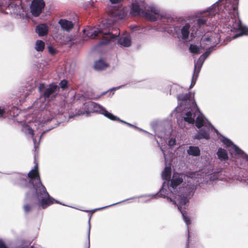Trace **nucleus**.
Segmentation results:
<instances>
[{
	"mask_svg": "<svg viewBox=\"0 0 248 248\" xmlns=\"http://www.w3.org/2000/svg\"><path fill=\"white\" fill-rule=\"evenodd\" d=\"M0 248H9L2 239H0Z\"/></svg>",
	"mask_w": 248,
	"mask_h": 248,
	"instance_id": "nucleus-42",
	"label": "nucleus"
},
{
	"mask_svg": "<svg viewBox=\"0 0 248 248\" xmlns=\"http://www.w3.org/2000/svg\"><path fill=\"white\" fill-rule=\"evenodd\" d=\"M217 155L218 158L220 160H226L228 158V155L227 151L221 148H219L218 149Z\"/></svg>",
	"mask_w": 248,
	"mask_h": 248,
	"instance_id": "nucleus-25",
	"label": "nucleus"
},
{
	"mask_svg": "<svg viewBox=\"0 0 248 248\" xmlns=\"http://www.w3.org/2000/svg\"><path fill=\"white\" fill-rule=\"evenodd\" d=\"M30 248H34L33 247V246H31V247H30Z\"/></svg>",
	"mask_w": 248,
	"mask_h": 248,
	"instance_id": "nucleus-50",
	"label": "nucleus"
},
{
	"mask_svg": "<svg viewBox=\"0 0 248 248\" xmlns=\"http://www.w3.org/2000/svg\"><path fill=\"white\" fill-rule=\"evenodd\" d=\"M73 116H69V118H71V117H73Z\"/></svg>",
	"mask_w": 248,
	"mask_h": 248,
	"instance_id": "nucleus-53",
	"label": "nucleus"
},
{
	"mask_svg": "<svg viewBox=\"0 0 248 248\" xmlns=\"http://www.w3.org/2000/svg\"><path fill=\"white\" fill-rule=\"evenodd\" d=\"M28 133L30 135L32 136V138L33 139V143H34V148L36 150V148L38 147L39 143H37L36 139L33 138V131L30 127H28Z\"/></svg>",
	"mask_w": 248,
	"mask_h": 248,
	"instance_id": "nucleus-30",
	"label": "nucleus"
},
{
	"mask_svg": "<svg viewBox=\"0 0 248 248\" xmlns=\"http://www.w3.org/2000/svg\"><path fill=\"white\" fill-rule=\"evenodd\" d=\"M160 128H159V126H157V127L155 128V131L156 136H157L158 137H159V138H162L163 136L167 135V133L166 131H162L160 133L157 134V131Z\"/></svg>",
	"mask_w": 248,
	"mask_h": 248,
	"instance_id": "nucleus-33",
	"label": "nucleus"
},
{
	"mask_svg": "<svg viewBox=\"0 0 248 248\" xmlns=\"http://www.w3.org/2000/svg\"><path fill=\"white\" fill-rule=\"evenodd\" d=\"M182 92L183 88L177 84H173L170 87V94L176 96L178 102L175 110L183 113V117L185 122L192 123L195 113L198 109L197 105L191 93L181 94Z\"/></svg>",
	"mask_w": 248,
	"mask_h": 248,
	"instance_id": "nucleus-3",
	"label": "nucleus"
},
{
	"mask_svg": "<svg viewBox=\"0 0 248 248\" xmlns=\"http://www.w3.org/2000/svg\"><path fill=\"white\" fill-rule=\"evenodd\" d=\"M59 25L61 26L62 30L64 31H70L73 29L74 24L69 20L66 19H61L58 21Z\"/></svg>",
	"mask_w": 248,
	"mask_h": 248,
	"instance_id": "nucleus-16",
	"label": "nucleus"
},
{
	"mask_svg": "<svg viewBox=\"0 0 248 248\" xmlns=\"http://www.w3.org/2000/svg\"><path fill=\"white\" fill-rule=\"evenodd\" d=\"M118 30L119 31H120V29H118Z\"/></svg>",
	"mask_w": 248,
	"mask_h": 248,
	"instance_id": "nucleus-54",
	"label": "nucleus"
},
{
	"mask_svg": "<svg viewBox=\"0 0 248 248\" xmlns=\"http://www.w3.org/2000/svg\"><path fill=\"white\" fill-rule=\"evenodd\" d=\"M176 144V140L174 138L170 139L168 141V145L170 148H172Z\"/></svg>",
	"mask_w": 248,
	"mask_h": 248,
	"instance_id": "nucleus-36",
	"label": "nucleus"
},
{
	"mask_svg": "<svg viewBox=\"0 0 248 248\" xmlns=\"http://www.w3.org/2000/svg\"><path fill=\"white\" fill-rule=\"evenodd\" d=\"M39 36H45L47 35L48 32H37Z\"/></svg>",
	"mask_w": 248,
	"mask_h": 248,
	"instance_id": "nucleus-43",
	"label": "nucleus"
},
{
	"mask_svg": "<svg viewBox=\"0 0 248 248\" xmlns=\"http://www.w3.org/2000/svg\"><path fill=\"white\" fill-rule=\"evenodd\" d=\"M45 48V43L42 40H37L35 49L37 51H43Z\"/></svg>",
	"mask_w": 248,
	"mask_h": 248,
	"instance_id": "nucleus-27",
	"label": "nucleus"
},
{
	"mask_svg": "<svg viewBox=\"0 0 248 248\" xmlns=\"http://www.w3.org/2000/svg\"><path fill=\"white\" fill-rule=\"evenodd\" d=\"M135 128V129H138V130H139V131H143V132H145V133H148V132H147V131H146L145 130H143V129H141V128H139V127H137V128ZM148 134H149V133H148Z\"/></svg>",
	"mask_w": 248,
	"mask_h": 248,
	"instance_id": "nucleus-46",
	"label": "nucleus"
},
{
	"mask_svg": "<svg viewBox=\"0 0 248 248\" xmlns=\"http://www.w3.org/2000/svg\"><path fill=\"white\" fill-rule=\"evenodd\" d=\"M53 27L54 29H56V27H55L54 25H53Z\"/></svg>",
	"mask_w": 248,
	"mask_h": 248,
	"instance_id": "nucleus-51",
	"label": "nucleus"
},
{
	"mask_svg": "<svg viewBox=\"0 0 248 248\" xmlns=\"http://www.w3.org/2000/svg\"><path fill=\"white\" fill-rule=\"evenodd\" d=\"M82 211L84 212H89L90 211V210H82Z\"/></svg>",
	"mask_w": 248,
	"mask_h": 248,
	"instance_id": "nucleus-49",
	"label": "nucleus"
},
{
	"mask_svg": "<svg viewBox=\"0 0 248 248\" xmlns=\"http://www.w3.org/2000/svg\"><path fill=\"white\" fill-rule=\"evenodd\" d=\"M63 108L61 104L58 103H52L46 107L45 110L43 113L45 116L42 120L44 124H46L53 120L56 115H59L62 112Z\"/></svg>",
	"mask_w": 248,
	"mask_h": 248,
	"instance_id": "nucleus-7",
	"label": "nucleus"
},
{
	"mask_svg": "<svg viewBox=\"0 0 248 248\" xmlns=\"http://www.w3.org/2000/svg\"><path fill=\"white\" fill-rule=\"evenodd\" d=\"M108 29L109 31L113 30V23L110 19H105L102 20L101 23L97 26L93 27H87L82 29L81 31H103L104 30Z\"/></svg>",
	"mask_w": 248,
	"mask_h": 248,
	"instance_id": "nucleus-10",
	"label": "nucleus"
},
{
	"mask_svg": "<svg viewBox=\"0 0 248 248\" xmlns=\"http://www.w3.org/2000/svg\"><path fill=\"white\" fill-rule=\"evenodd\" d=\"M123 0H109V1L112 3V4H116V3H118L119 2H120L121 1H122Z\"/></svg>",
	"mask_w": 248,
	"mask_h": 248,
	"instance_id": "nucleus-44",
	"label": "nucleus"
},
{
	"mask_svg": "<svg viewBox=\"0 0 248 248\" xmlns=\"http://www.w3.org/2000/svg\"><path fill=\"white\" fill-rule=\"evenodd\" d=\"M244 35H248V32H238V33H237L236 34H235L234 35H233L232 37L228 36L226 38L225 40L224 41V42H226V43H225V45H226L229 42H230L232 40L236 39L238 37L243 36Z\"/></svg>",
	"mask_w": 248,
	"mask_h": 248,
	"instance_id": "nucleus-26",
	"label": "nucleus"
},
{
	"mask_svg": "<svg viewBox=\"0 0 248 248\" xmlns=\"http://www.w3.org/2000/svg\"><path fill=\"white\" fill-rule=\"evenodd\" d=\"M59 85L62 90H64L68 87V82L67 80L64 79L60 82Z\"/></svg>",
	"mask_w": 248,
	"mask_h": 248,
	"instance_id": "nucleus-35",
	"label": "nucleus"
},
{
	"mask_svg": "<svg viewBox=\"0 0 248 248\" xmlns=\"http://www.w3.org/2000/svg\"><path fill=\"white\" fill-rule=\"evenodd\" d=\"M109 66V64L105 62L103 59H100L94 62L93 67L97 71L105 70Z\"/></svg>",
	"mask_w": 248,
	"mask_h": 248,
	"instance_id": "nucleus-19",
	"label": "nucleus"
},
{
	"mask_svg": "<svg viewBox=\"0 0 248 248\" xmlns=\"http://www.w3.org/2000/svg\"><path fill=\"white\" fill-rule=\"evenodd\" d=\"M92 216V214H90V217L88 220V224H89V229H88V232L87 234V237H88V243L85 246V248H90V230H91V223L90 220L91 217Z\"/></svg>",
	"mask_w": 248,
	"mask_h": 248,
	"instance_id": "nucleus-29",
	"label": "nucleus"
},
{
	"mask_svg": "<svg viewBox=\"0 0 248 248\" xmlns=\"http://www.w3.org/2000/svg\"><path fill=\"white\" fill-rule=\"evenodd\" d=\"M112 32H80L83 41L88 38L101 39L96 45L97 46L106 45L110 42L117 40L119 45L128 47L131 45V39L129 35L120 36L112 33ZM120 33V32H119Z\"/></svg>",
	"mask_w": 248,
	"mask_h": 248,
	"instance_id": "nucleus-5",
	"label": "nucleus"
},
{
	"mask_svg": "<svg viewBox=\"0 0 248 248\" xmlns=\"http://www.w3.org/2000/svg\"><path fill=\"white\" fill-rule=\"evenodd\" d=\"M196 74H197L196 71L194 70V73H193V77H192V80H191V85H190V86L189 87L190 89L192 88L194 86V85L196 83V80H197V78H198V77H196Z\"/></svg>",
	"mask_w": 248,
	"mask_h": 248,
	"instance_id": "nucleus-32",
	"label": "nucleus"
},
{
	"mask_svg": "<svg viewBox=\"0 0 248 248\" xmlns=\"http://www.w3.org/2000/svg\"><path fill=\"white\" fill-rule=\"evenodd\" d=\"M93 112H98L103 115L108 119L112 120L113 118H115V116L112 113L108 111L107 109L103 106L97 103L93 102Z\"/></svg>",
	"mask_w": 248,
	"mask_h": 248,
	"instance_id": "nucleus-13",
	"label": "nucleus"
},
{
	"mask_svg": "<svg viewBox=\"0 0 248 248\" xmlns=\"http://www.w3.org/2000/svg\"><path fill=\"white\" fill-rule=\"evenodd\" d=\"M214 131L217 133V136L221 137L220 140L221 141L228 147H231L234 150L236 154L240 155L243 159L246 160V162L248 165V155L246 154L243 150H242L239 147L233 144V143L230 139L221 135L217 129L211 124Z\"/></svg>",
	"mask_w": 248,
	"mask_h": 248,
	"instance_id": "nucleus-9",
	"label": "nucleus"
},
{
	"mask_svg": "<svg viewBox=\"0 0 248 248\" xmlns=\"http://www.w3.org/2000/svg\"><path fill=\"white\" fill-rule=\"evenodd\" d=\"M5 113V108L0 107V118L4 117Z\"/></svg>",
	"mask_w": 248,
	"mask_h": 248,
	"instance_id": "nucleus-41",
	"label": "nucleus"
},
{
	"mask_svg": "<svg viewBox=\"0 0 248 248\" xmlns=\"http://www.w3.org/2000/svg\"><path fill=\"white\" fill-rule=\"evenodd\" d=\"M189 237H188V239H187V242H186V248H188V246H189Z\"/></svg>",
	"mask_w": 248,
	"mask_h": 248,
	"instance_id": "nucleus-47",
	"label": "nucleus"
},
{
	"mask_svg": "<svg viewBox=\"0 0 248 248\" xmlns=\"http://www.w3.org/2000/svg\"><path fill=\"white\" fill-rule=\"evenodd\" d=\"M124 85H121V86H119L118 87H113L111 89H109L108 91H106V92H104L103 93H102L101 94V96L102 95H104L105 94H106L107 93H108V92H111L112 91H116V90H118V89H121L123 87H124Z\"/></svg>",
	"mask_w": 248,
	"mask_h": 248,
	"instance_id": "nucleus-34",
	"label": "nucleus"
},
{
	"mask_svg": "<svg viewBox=\"0 0 248 248\" xmlns=\"http://www.w3.org/2000/svg\"><path fill=\"white\" fill-rule=\"evenodd\" d=\"M36 170H38L37 164H36L34 166V168L29 172L27 175L19 173H15L12 175L13 183L14 185L29 189V190L25 193V203L23 207L24 213L26 215L28 214L32 209L35 202L34 201L37 202L36 198L34 196L33 187L29 185V183L33 184L34 182Z\"/></svg>",
	"mask_w": 248,
	"mask_h": 248,
	"instance_id": "nucleus-4",
	"label": "nucleus"
},
{
	"mask_svg": "<svg viewBox=\"0 0 248 248\" xmlns=\"http://www.w3.org/2000/svg\"><path fill=\"white\" fill-rule=\"evenodd\" d=\"M188 155L194 157L199 156L201 155V150L198 146H190L186 151Z\"/></svg>",
	"mask_w": 248,
	"mask_h": 248,
	"instance_id": "nucleus-20",
	"label": "nucleus"
},
{
	"mask_svg": "<svg viewBox=\"0 0 248 248\" xmlns=\"http://www.w3.org/2000/svg\"><path fill=\"white\" fill-rule=\"evenodd\" d=\"M170 167H166L161 174L162 178L164 181L159 190L155 194L142 195L138 197H132L109 205L94 209L91 210V211L94 212L97 210H102L134 198H140L142 197L155 198L159 193V196L160 197L167 199L168 201L172 202L174 205L177 206L178 209L182 215L185 222L188 227V225L191 223L190 220L182 209V206H185L189 202V199L193 196L196 189V186L192 184L188 185L186 187H179L178 190L177 187L183 182V179L180 177H175L173 176L172 178L170 180Z\"/></svg>",
	"mask_w": 248,
	"mask_h": 248,
	"instance_id": "nucleus-2",
	"label": "nucleus"
},
{
	"mask_svg": "<svg viewBox=\"0 0 248 248\" xmlns=\"http://www.w3.org/2000/svg\"><path fill=\"white\" fill-rule=\"evenodd\" d=\"M201 48L204 49V47L202 46V45L200 46H198L195 44H190L189 46V50L190 52L194 54H198L200 53Z\"/></svg>",
	"mask_w": 248,
	"mask_h": 248,
	"instance_id": "nucleus-24",
	"label": "nucleus"
},
{
	"mask_svg": "<svg viewBox=\"0 0 248 248\" xmlns=\"http://www.w3.org/2000/svg\"><path fill=\"white\" fill-rule=\"evenodd\" d=\"M59 89V86L53 83L49 85L41 83L38 87L40 96L43 97L45 100L48 99L50 97L55 98L58 93Z\"/></svg>",
	"mask_w": 248,
	"mask_h": 248,
	"instance_id": "nucleus-8",
	"label": "nucleus"
},
{
	"mask_svg": "<svg viewBox=\"0 0 248 248\" xmlns=\"http://www.w3.org/2000/svg\"><path fill=\"white\" fill-rule=\"evenodd\" d=\"M45 6L44 0H33L31 4V12L34 16H38Z\"/></svg>",
	"mask_w": 248,
	"mask_h": 248,
	"instance_id": "nucleus-11",
	"label": "nucleus"
},
{
	"mask_svg": "<svg viewBox=\"0 0 248 248\" xmlns=\"http://www.w3.org/2000/svg\"><path fill=\"white\" fill-rule=\"evenodd\" d=\"M197 108H198L197 111H196V112L195 113V116L193 118V119L194 120L193 122H192V123L189 122V124H193L195 123L196 126L198 128L200 129L201 128H202V126L203 127L206 126L205 125L206 122H205V121L204 120L203 116L201 114L198 115V116L197 117V118L195 120V117H196L198 113L200 112V110L198 107H197ZM187 123H188V122H187Z\"/></svg>",
	"mask_w": 248,
	"mask_h": 248,
	"instance_id": "nucleus-15",
	"label": "nucleus"
},
{
	"mask_svg": "<svg viewBox=\"0 0 248 248\" xmlns=\"http://www.w3.org/2000/svg\"><path fill=\"white\" fill-rule=\"evenodd\" d=\"M33 187L34 196L37 200V205L42 209H46L52 204L54 202L64 205L59 201L56 200L50 196L46 187L42 184L38 170H36L35 179L33 184L29 183Z\"/></svg>",
	"mask_w": 248,
	"mask_h": 248,
	"instance_id": "nucleus-6",
	"label": "nucleus"
},
{
	"mask_svg": "<svg viewBox=\"0 0 248 248\" xmlns=\"http://www.w3.org/2000/svg\"><path fill=\"white\" fill-rule=\"evenodd\" d=\"M131 31H139L140 30V27L136 25H132L130 26Z\"/></svg>",
	"mask_w": 248,
	"mask_h": 248,
	"instance_id": "nucleus-39",
	"label": "nucleus"
},
{
	"mask_svg": "<svg viewBox=\"0 0 248 248\" xmlns=\"http://www.w3.org/2000/svg\"><path fill=\"white\" fill-rule=\"evenodd\" d=\"M53 37H55V35L54 34L53 35Z\"/></svg>",
	"mask_w": 248,
	"mask_h": 248,
	"instance_id": "nucleus-52",
	"label": "nucleus"
},
{
	"mask_svg": "<svg viewBox=\"0 0 248 248\" xmlns=\"http://www.w3.org/2000/svg\"><path fill=\"white\" fill-rule=\"evenodd\" d=\"M48 26L46 23H42L36 27L35 31H48Z\"/></svg>",
	"mask_w": 248,
	"mask_h": 248,
	"instance_id": "nucleus-28",
	"label": "nucleus"
},
{
	"mask_svg": "<svg viewBox=\"0 0 248 248\" xmlns=\"http://www.w3.org/2000/svg\"><path fill=\"white\" fill-rule=\"evenodd\" d=\"M93 102L89 101L86 102L83 105V111H78L77 113L75 114L74 116H79L86 114L87 115L90 113H93Z\"/></svg>",
	"mask_w": 248,
	"mask_h": 248,
	"instance_id": "nucleus-17",
	"label": "nucleus"
},
{
	"mask_svg": "<svg viewBox=\"0 0 248 248\" xmlns=\"http://www.w3.org/2000/svg\"><path fill=\"white\" fill-rule=\"evenodd\" d=\"M59 124V123L55 124L54 126H51V127H50V128H49L47 130H46L42 132V134H41V135H40V139L41 138V137H42V136H43L44 134H45V133H46L47 132H48V131H50V130H51V129H53L54 128H55V127H56L57 126H58V124Z\"/></svg>",
	"mask_w": 248,
	"mask_h": 248,
	"instance_id": "nucleus-37",
	"label": "nucleus"
},
{
	"mask_svg": "<svg viewBox=\"0 0 248 248\" xmlns=\"http://www.w3.org/2000/svg\"><path fill=\"white\" fill-rule=\"evenodd\" d=\"M111 15L116 19H124L126 18L127 13L124 8L118 9L115 11L112 12Z\"/></svg>",
	"mask_w": 248,
	"mask_h": 248,
	"instance_id": "nucleus-18",
	"label": "nucleus"
},
{
	"mask_svg": "<svg viewBox=\"0 0 248 248\" xmlns=\"http://www.w3.org/2000/svg\"><path fill=\"white\" fill-rule=\"evenodd\" d=\"M115 117H116L115 118H113L112 121H118L121 122L124 124H125L130 127H134V128H137V126H135L132 124H131L129 123H127L124 120L120 119L119 118H118L116 116H115Z\"/></svg>",
	"mask_w": 248,
	"mask_h": 248,
	"instance_id": "nucleus-31",
	"label": "nucleus"
},
{
	"mask_svg": "<svg viewBox=\"0 0 248 248\" xmlns=\"http://www.w3.org/2000/svg\"><path fill=\"white\" fill-rule=\"evenodd\" d=\"M49 52L51 54H54L56 53L55 49L51 46H49L47 47Z\"/></svg>",
	"mask_w": 248,
	"mask_h": 248,
	"instance_id": "nucleus-38",
	"label": "nucleus"
},
{
	"mask_svg": "<svg viewBox=\"0 0 248 248\" xmlns=\"http://www.w3.org/2000/svg\"><path fill=\"white\" fill-rule=\"evenodd\" d=\"M217 37L218 38V41L216 43L215 46H211L209 48H208L206 51L203 53L201 56L204 58L205 60L207 58V57L210 55V54L212 53V52L214 50V47L216 45L218 44L220 42V36L219 34H217Z\"/></svg>",
	"mask_w": 248,
	"mask_h": 248,
	"instance_id": "nucleus-23",
	"label": "nucleus"
},
{
	"mask_svg": "<svg viewBox=\"0 0 248 248\" xmlns=\"http://www.w3.org/2000/svg\"><path fill=\"white\" fill-rule=\"evenodd\" d=\"M161 151H162V152L163 153V154L164 157H165L166 155H165V151L164 150H163L162 149H161Z\"/></svg>",
	"mask_w": 248,
	"mask_h": 248,
	"instance_id": "nucleus-48",
	"label": "nucleus"
},
{
	"mask_svg": "<svg viewBox=\"0 0 248 248\" xmlns=\"http://www.w3.org/2000/svg\"><path fill=\"white\" fill-rule=\"evenodd\" d=\"M239 0H218L206 11L201 12V17L195 22H186L182 18L170 17V31H204L208 26H217V18L225 24L228 31H248V27L242 24L238 16Z\"/></svg>",
	"mask_w": 248,
	"mask_h": 248,
	"instance_id": "nucleus-1",
	"label": "nucleus"
},
{
	"mask_svg": "<svg viewBox=\"0 0 248 248\" xmlns=\"http://www.w3.org/2000/svg\"><path fill=\"white\" fill-rule=\"evenodd\" d=\"M8 8L9 9H13V13L18 14L20 12V9L21 8V6L20 5V1H18L17 3H15L14 2H12L8 6Z\"/></svg>",
	"mask_w": 248,
	"mask_h": 248,
	"instance_id": "nucleus-22",
	"label": "nucleus"
},
{
	"mask_svg": "<svg viewBox=\"0 0 248 248\" xmlns=\"http://www.w3.org/2000/svg\"><path fill=\"white\" fill-rule=\"evenodd\" d=\"M205 59L203 58L202 56L200 57L199 59L198 60L196 63L195 62L194 64V70L196 71L197 74H196V77H198L199 75V73L201 69V68L204 63V61Z\"/></svg>",
	"mask_w": 248,
	"mask_h": 248,
	"instance_id": "nucleus-21",
	"label": "nucleus"
},
{
	"mask_svg": "<svg viewBox=\"0 0 248 248\" xmlns=\"http://www.w3.org/2000/svg\"><path fill=\"white\" fill-rule=\"evenodd\" d=\"M69 41L72 44L77 43L78 42V41L74 40L73 39H71L69 40Z\"/></svg>",
	"mask_w": 248,
	"mask_h": 248,
	"instance_id": "nucleus-45",
	"label": "nucleus"
},
{
	"mask_svg": "<svg viewBox=\"0 0 248 248\" xmlns=\"http://www.w3.org/2000/svg\"><path fill=\"white\" fill-rule=\"evenodd\" d=\"M211 124L209 123V126H204L201 128L200 131L194 136V139L198 140H200L203 139L208 140L210 138V128H213Z\"/></svg>",
	"mask_w": 248,
	"mask_h": 248,
	"instance_id": "nucleus-14",
	"label": "nucleus"
},
{
	"mask_svg": "<svg viewBox=\"0 0 248 248\" xmlns=\"http://www.w3.org/2000/svg\"><path fill=\"white\" fill-rule=\"evenodd\" d=\"M170 34L174 37H177L180 39L181 38L184 43L190 42L194 40L195 38V35L197 32H191L189 35L190 32H169Z\"/></svg>",
	"mask_w": 248,
	"mask_h": 248,
	"instance_id": "nucleus-12",
	"label": "nucleus"
},
{
	"mask_svg": "<svg viewBox=\"0 0 248 248\" xmlns=\"http://www.w3.org/2000/svg\"><path fill=\"white\" fill-rule=\"evenodd\" d=\"M211 40V38L210 37H202L201 38V40H200V42L201 43V44H202V43H203L204 42H205V41H210Z\"/></svg>",
	"mask_w": 248,
	"mask_h": 248,
	"instance_id": "nucleus-40",
	"label": "nucleus"
}]
</instances>
